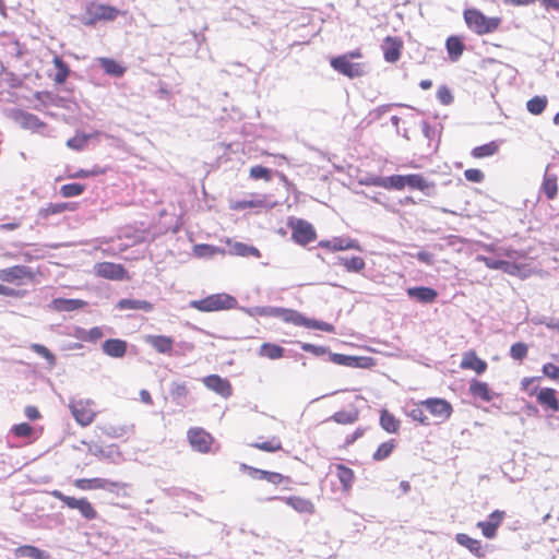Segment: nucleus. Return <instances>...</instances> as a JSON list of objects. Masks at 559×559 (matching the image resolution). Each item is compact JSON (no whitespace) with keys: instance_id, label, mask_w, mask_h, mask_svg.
<instances>
[{"instance_id":"obj_42","label":"nucleus","mask_w":559,"mask_h":559,"mask_svg":"<svg viewBox=\"0 0 559 559\" xmlns=\"http://www.w3.org/2000/svg\"><path fill=\"white\" fill-rule=\"evenodd\" d=\"M17 119L23 128L37 130L45 127V123L35 115L20 111Z\"/></svg>"},{"instance_id":"obj_50","label":"nucleus","mask_w":559,"mask_h":559,"mask_svg":"<svg viewBox=\"0 0 559 559\" xmlns=\"http://www.w3.org/2000/svg\"><path fill=\"white\" fill-rule=\"evenodd\" d=\"M85 190V186L82 183L73 182L61 186L60 194L63 198H73L81 195Z\"/></svg>"},{"instance_id":"obj_61","label":"nucleus","mask_w":559,"mask_h":559,"mask_svg":"<svg viewBox=\"0 0 559 559\" xmlns=\"http://www.w3.org/2000/svg\"><path fill=\"white\" fill-rule=\"evenodd\" d=\"M31 349L47 359L50 364H55V355L46 346L41 344H32Z\"/></svg>"},{"instance_id":"obj_36","label":"nucleus","mask_w":559,"mask_h":559,"mask_svg":"<svg viewBox=\"0 0 559 559\" xmlns=\"http://www.w3.org/2000/svg\"><path fill=\"white\" fill-rule=\"evenodd\" d=\"M258 354L260 357L276 360L284 357L285 349L277 344L266 342L260 346Z\"/></svg>"},{"instance_id":"obj_14","label":"nucleus","mask_w":559,"mask_h":559,"mask_svg":"<svg viewBox=\"0 0 559 559\" xmlns=\"http://www.w3.org/2000/svg\"><path fill=\"white\" fill-rule=\"evenodd\" d=\"M404 48V41L397 36H386L381 45L383 58L389 63H396Z\"/></svg>"},{"instance_id":"obj_15","label":"nucleus","mask_w":559,"mask_h":559,"mask_svg":"<svg viewBox=\"0 0 559 559\" xmlns=\"http://www.w3.org/2000/svg\"><path fill=\"white\" fill-rule=\"evenodd\" d=\"M367 186L381 187L386 190H403L405 188V175H393L390 177H370L361 181Z\"/></svg>"},{"instance_id":"obj_47","label":"nucleus","mask_w":559,"mask_h":559,"mask_svg":"<svg viewBox=\"0 0 559 559\" xmlns=\"http://www.w3.org/2000/svg\"><path fill=\"white\" fill-rule=\"evenodd\" d=\"M341 263L347 272H360L366 265L361 257L342 258Z\"/></svg>"},{"instance_id":"obj_60","label":"nucleus","mask_w":559,"mask_h":559,"mask_svg":"<svg viewBox=\"0 0 559 559\" xmlns=\"http://www.w3.org/2000/svg\"><path fill=\"white\" fill-rule=\"evenodd\" d=\"M464 177L469 182L479 183L485 179V175L481 170L477 168H468L464 171Z\"/></svg>"},{"instance_id":"obj_55","label":"nucleus","mask_w":559,"mask_h":559,"mask_svg":"<svg viewBox=\"0 0 559 559\" xmlns=\"http://www.w3.org/2000/svg\"><path fill=\"white\" fill-rule=\"evenodd\" d=\"M11 431L17 438H31L33 436L34 429L29 424L21 423L14 425Z\"/></svg>"},{"instance_id":"obj_45","label":"nucleus","mask_w":559,"mask_h":559,"mask_svg":"<svg viewBox=\"0 0 559 559\" xmlns=\"http://www.w3.org/2000/svg\"><path fill=\"white\" fill-rule=\"evenodd\" d=\"M546 96H534L526 103V108L532 115H540L547 107Z\"/></svg>"},{"instance_id":"obj_19","label":"nucleus","mask_w":559,"mask_h":559,"mask_svg":"<svg viewBox=\"0 0 559 559\" xmlns=\"http://www.w3.org/2000/svg\"><path fill=\"white\" fill-rule=\"evenodd\" d=\"M406 294L411 299L421 304H432L438 298V292L431 287L417 286L406 289Z\"/></svg>"},{"instance_id":"obj_20","label":"nucleus","mask_w":559,"mask_h":559,"mask_svg":"<svg viewBox=\"0 0 559 559\" xmlns=\"http://www.w3.org/2000/svg\"><path fill=\"white\" fill-rule=\"evenodd\" d=\"M380 427L390 435H396L401 429V420L389 409L382 408L379 417Z\"/></svg>"},{"instance_id":"obj_6","label":"nucleus","mask_w":559,"mask_h":559,"mask_svg":"<svg viewBox=\"0 0 559 559\" xmlns=\"http://www.w3.org/2000/svg\"><path fill=\"white\" fill-rule=\"evenodd\" d=\"M236 299L225 293L213 294L200 300L190 301L189 306L201 312H213L234 308Z\"/></svg>"},{"instance_id":"obj_39","label":"nucleus","mask_w":559,"mask_h":559,"mask_svg":"<svg viewBox=\"0 0 559 559\" xmlns=\"http://www.w3.org/2000/svg\"><path fill=\"white\" fill-rule=\"evenodd\" d=\"M193 253L198 258H212L216 254L225 255L226 251L212 245L202 243L193 247Z\"/></svg>"},{"instance_id":"obj_23","label":"nucleus","mask_w":559,"mask_h":559,"mask_svg":"<svg viewBox=\"0 0 559 559\" xmlns=\"http://www.w3.org/2000/svg\"><path fill=\"white\" fill-rule=\"evenodd\" d=\"M144 341L159 354H170L174 347V338L166 335H146Z\"/></svg>"},{"instance_id":"obj_3","label":"nucleus","mask_w":559,"mask_h":559,"mask_svg":"<svg viewBox=\"0 0 559 559\" xmlns=\"http://www.w3.org/2000/svg\"><path fill=\"white\" fill-rule=\"evenodd\" d=\"M120 10L114 5L92 0L86 2L80 21L85 26H95L99 22H112L120 15Z\"/></svg>"},{"instance_id":"obj_51","label":"nucleus","mask_w":559,"mask_h":559,"mask_svg":"<svg viewBox=\"0 0 559 559\" xmlns=\"http://www.w3.org/2000/svg\"><path fill=\"white\" fill-rule=\"evenodd\" d=\"M249 175H250V178H252L253 180L262 179V180H264L266 182L272 180V173H271V170L269 168L264 167V166H261V165L252 166L250 168Z\"/></svg>"},{"instance_id":"obj_18","label":"nucleus","mask_w":559,"mask_h":559,"mask_svg":"<svg viewBox=\"0 0 559 559\" xmlns=\"http://www.w3.org/2000/svg\"><path fill=\"white\" fill-rule=\"evenodd\" d=\"M536 400L546 411H551L552 413H557L559 411L557 391L552 388L540 389L536 394Z\"/></svg>"},{"instance_id":"obj_17","label":"nucleus","mask_w":559,"mask_h":559,"mask_svg":"<svg viewBox=\"0 0 559 559\" xmlns=\"http://www.w3.org/2000/svg\"><path fill=\"white\" fill-rule=\"evenodd\" d=\"M460 367L463 370H473L477 374H483L487 370L488 365L477 356L475 350L471 349L463 354Z\"/></svg>"},{"instance_id":"obj_40","label":"nucleus","mask_w":559,"mask_h":559,"mask_svg":"<svg viewBox=\"0 0 559 559\" xmlns=\"http://www.w3.org/2000/svg\"><path fill=\"white\" fill-rule=\"evenodd\" d=\"M542 190L548 200H554L558 194V179L556 175L546 174L543 180Z\"/></svg>"},{"instance_id":"obj_37","label":"nucleus","mask_w":559,"mask_h":559,"mask_svg":"<svg viewBox=\"0 0 559 559\" xmlns=\"http://www.w3.org/2000/svg\"><path fill=\"white\" fill-rule=\"evenodd\" d=\"M117 308L119 310H143V311H152L153 305L146 300H135V299H121L117 304Z\"/></svg>"},{"instance_id":"obj_12","label":"nucleus","mask_w":559,"mask_h":559,"mask_svg":"<svg viewBox=\"0 0 559 559\" xmlns=\"http://www.w3.org/2000/svg\"><path fill=\"white\" fill-rule=\"evenodd\" d=\"M74 486L80 490H97L104 489L112 491L115 489H123L127 487V484L121 481H112L106 478H79L74 480Z\"/></svg>"},{"instance_id":"obj_30","label":"nucleus","mask_w":559,"mask_h":559,"mask_svg":"<svg viewBox=\"0 0 559 559\" xmlns=\"http://www.w3.org/2000/svg\"><path fill=\"white\" fill-rule=\"evenodd\" d=\"M397 448V441L395 439H389L378 445L372 453V460L374 462H382L389 459Z\"/></svg>"},{"instance_id":"obj_56","label":"nucleus","mask_w":559,"mask_h":559,"mask_svg":"<svg viewBox=\"0 0 559 559\" xmlns=\"http://www.w3.org/2000/svg\"><path fill=\"white\" fill-rule=\"evenodd\" d=\"M189 394V389L183 382H174L170 388V395L174 400L186 399Z\"/></svg>"},{"instance_id":"obj_31","label":"nucleus","mask_w":559,"mask_h":559,"mask_svg":"<svg viewBox=\"0 0 559 559\" xmlns=\"http://www.w3.org/2000/svg\"><path fill=\"white\" fill-rule=\"evenodd\" d=\"M336 477L338 478L342 489L344 491H349L353 487L355 480V473L352 468L347 467L344 464L335 465Z\"/></svg>"},{"instance_id":"obj_9","label":"nucleus","mask_w":559,"mask_h":559,"mask_svg":"<svg viewBox=\"0 0 559 559\" xmlns=\"http://www.w3.org/2000/svg\"><path fill=\"white\" fill-rule=\"evenodd\" d=\"M69 408L75 421L82 427L91 425L97 415L94 411V402L90 399L72 400Z\"/></svg>"},{"instance_id":"obj_57","label":"nucleus","mask_w":559,"mask_h":559,"mask_svg":"<svg viewBox=\"0 0 559 559\" xmlns=\"http://www.w3.org/2000/svg\"><path fill=\"white\" fill-rule=\"evenodd\" d=\"M74 207L69 203H49L45 209V215L60 214L64 211H72Z\"/></svg>"},{"instance_id":"obj_29","label":"nucleus","mask_w":559,"mask_h":559,"mask_svg":"<svg viewBox=\"0 0 559 559\" xmlns=\"http://www.w3.org/2000/svg\"><path fill=\"white\" fill-rule=\"evenodd\" d=\"M319 247L334 252L348 249H356L357 243L355 240L350 239L333 238L331 240H321L319 242Z\"/></svg>"},{"instance_id":"obj_10","label":"nucleus","mask_w":559,"mask_h":559,"mask_svg":"<svg viewBox=\"0 0 559 559\" xmlns=\"http://www.w3.org/2000/svg\"><path fill=\"white\" fill-rule=\"evenodd\" d=\"M187 439L192 450L206 454L212 451L214 437L201 427H191L187 431Z\"/></svg>"},{"instance_id":"obj_52","label":"nucleus","mask_w":559,"mask_h":559,"mask_svg":"<svg viewBox=\"0 0 559 559\" xmlns=\"http://www.w3.org/2000/svg\"><path fill=\"white\" fill-rule=\"evenodd\" d=\"M528 353V346L523 342L514 343L510 347V356L512 359L522 361Z\"/></svg>"},{"instance_id":"obj_54","label":"nucleus","mask_w":559,"mask_h":559,"mask_svg":"<svg viewBox=\"0 0 559 559\" xmlns=\"http://www.w3.org/2000/svg\"><path fill=\"white\" fill-rule=\"evenodd\" d=\"M331 360L334 364L342 365V366H348V367H357V366H359V364H358L359 358L358 357L347 356V355H343V354H332L331 355Z\"/></svg>"},{"instance_id":"obj_34","label":"nucleus","mask_w":559,"mask_h":559,"mask_svg":"<svg viewBox=\"0 0 559 559\" xmlns=\"http://www.w3.org/2000/svg\"><path fill=\"white\" fill-rule=\"evenodd\" d=\"M16 558H32V559H50V555L35 546L23 545L14 550Z\"/></svg>"},{"instance_id":"obj_11","label":"nucleus","mask_w":559,"mask_h":559,"mask_svg":"<svg viewBox=\"0 0 559 559\" xmlns=\"http://www.w3.org/2000/svg\"><path fill=\"white\" fill-rule=\"evenodd\" d=\"M420 405L425 406L426 411L435 418V423L437 424L447 421L453 413L452 405L443 399H427L420 401Z\"/></svg>"},{"instance_id":"obj_1","label":"nucleus","mask_w":559,"mask_h":559,"mask_svg":"<svg viewBox=\"0 0 559 559\" xmlns=\"http://www.w3.org/2000/svg\"><path fill=\"white\" fill-rule=\"evenodd\" d=\"M36 273L26 265L16 264L0 270V295L5 297L21 298L26 292L13 288L7 284L16 287L34 283Z\"/></svg>"},{"instance_id":"obj_28","label":"nucleus","mask_w":559,"mask_h":559,"mask_svg":"<svg viewBox=\"0 0 559 559\" xmlns=\"http://www.w3.org/2000/svg\"><path fill=\"white\" fill-rule=\"evenodd\" d=\"M455 540L461 546L467 548L476 557L483 558L485 556V548L483 547L480 540L472 538L471 536L464 533L456 534Z\"/></svg>"},{"instance_id":"obj_33","label":"nucleus","mask_w":559,"mask_h":559,"mask_svg":"<svg viewBox=\"0 0 559 559\" xmlns=\"http://www.w3.org/2000/svg\"><path fill=\"white\" fill-rule=\"evenodd\" d=\"M481 260L488 269L501 270L510 275H515L520 270L519 265L504 260H497L487 257H484Z\"/></svg>"},{"instance_id":"obj_35","label":"nucleus","mask_w":559,"mask_h":559,"mask_svg":"<svg viewBox=\"0 0 559 559\" xmlns=\"http://www.w3.org/2000/svg\"><path fill=\"white\" fill-rule=\"evenodd\" d=\"M499 150H500V142L491 141L486 144L474 147L471 151V155L475 159H481V158H486V157L496 155L499 152Z\"/></svg>"},{"instance_id":"obj_53","label":"nucleus","mask_w":559,"mask_h":559,"mask_svg":"<svg viewBox=\"0 0 559 559\" xmlns=\"http://www.w3.org/2000/svg\"><path fill=\"white\" fill-rule=\"evenodd\" d=\"M90 139L91 135L76 133L73 138L67 141V146L75 151H81L85 147Z\"/></svg>"},{"instance_id":"obj_38","label":"nucleus","mask_w":559,"mask_h":559,"mask_svg":"<svg viewBox=\"0 0 559 559\" xmlns=\"http://www.w3.org/2000/svg\"><path fill=\"white\" fill-rule=\"evenodd\" d=\"M405 187L409 189H415L419 191H425L430 187H433L432 183H429L426 178L420 174H409L405 175Z\"/></svg>"},{"instance_id":"obj_32","label":"nucleus","mask_w":559,"mask_h":559,"mask_svg":"<svg viewBox=\"0 0 559 559\" xmlns=\"http://www.w3.org/2000/svg\"><path fill=\"white\" fill-rule=\"evenodd\" d=\"M447 52L451 61H457L464 52L465 46L459 36L452 35L445 41Z\"/></svg>"},{"instance_id":"obj_43","label":"nucleus","mask_w":559,"mask_h":559,"mask_svg":"<svg viewBox=\"0 0 559 559\" xmlns=\"http://www.w3.org/2000/svg\"><path fill=\"white\" fill-rule=\"evenodd\" d=\"M53 64L57 70V72L53 76V81L57 84H63L70 74V69H69L68 64L60 57L53 58Z\"/></svg>"},{"instance_id":"obj_13","label":"nucleus","mask_w":559,"mask_h":559,"mask_svg":"<svg viewBox=\"0 0 559 559\" xmlns=\"http://www.w3.org/2000/svg\"><path fill=\"white\" fill-rule=\"evenodd\" d=\"M95 273L97 276L110 280L122 281L129 280L128 272L122 264L114 262H99L95 265Z\"/></svg>"},{"instance_id":"obj_49","label":"nucleus","mask_w":559,"mask_h":559,"mask_svg":"<svg viewBox=\"0 0 559 559\" xmlns=\"http://www.w3.org/2000/svg\"><path fill=\"white\" fill-rule=\"evenodd\" d=\"M103 335V330L99 326H94L88 331L80 330L76 337L83 342L96 343Z\"/></svg>"},{"instance_id":"obj_48","label":"nucleus","mask_w":559,"mask_h":559,"mask_svg":"<svg viewBox=\"0 0 559 559\" xmlns=\"http://www.w3.org/2000/svg\"><path fill=\"white\" fill-rule=\"evenodd\" d=\"M98 429L102 431L103 435L110 438H121L126 433V429L123 426L110 423L99 425Z\"/></svg>"},{"instance_id":"obj_46","label":"nucleus","mask_w":559,"mask_h":559,"mask_svg":"<svg viewBox=\"0 0 559 559\" xmlns=\"http://www.w3.org/2000/svg\"><path fill=\"white\" fill-rule=\"evenodd\" d=\"M251 447L271 453L281 451L283 449L282 441L277 437H273L267 441L252 443Z\"/></svg>"},{"instance_id":"obj_25","label":"nucleus","mask_w":559,"mask_h":559,"mask_svg":"<svg viewBox=\"0 0 559 559\" xmlns=\"http://www.w3.org/2000/svg\"><path fill=\"white\" fill-rule=\"evenodd\" d=\"M87 306V302L81 299H66V298H55L50 307L55 311L58 312H70L79 309H83Z\"/></svg>"},{"instance_id":"obj_41","label":"nucleus","mask_w":559,"mask_h":559,"mask_svg":"<svg viewBox=\"0 0 559 559\" xmlns=\"http://www.w3.org/2000/svg\"><path fill=\"white\" fill-rule=\"evenodd\" d=\"M359 418V411L357 408H354L352 411H340L334 413L331 416V420L342 424V425H350L358 420Z\"/></svg>"},{"instance_id":"obj_63","label":"nucleus","mask_w":559,"mask_h":559,"mask_svg":"<svg viewBox=\"0 0 559 559\" xmlns=\"http://www.w3.org/2000/svg\"><path fill=\"white\" fill-rule=\"evenodd\" d=\"M437 97L443 105H450L453 102L452 93L445 85H442L438 88Z\"/></svg>"},{"instance_id":"obj_62","label":"nucleus","mask_w":559,"mask_h":559,"mask_svg":"<svg viewBox=\"0 0 559 559\" xmlns=\"http://www.w3.org/2000/svg\"><path fill=\"white\" fill-rule=\"evenodd\" d=\"M104 174V170L99 167H94L93 169H79L74 174L70 175V178H88V177H95L98 175Z\"/></svg>"},{"instance_id":"obj_24","label":"nucleus","mask_w":559,"mask_h":559,"mask_svg":"<svg viewBox=\"0 0 559 559\" xmlns=\"http://www.w3.org/2000/svg\"><path fill=\"white\" fill-rule=\"evenodd\" d=\"M103 352L112 358H122L128 349L126 341L120 338H109L103 343Z\"/></svg>"},{"instance_id":"obj_4","label":"nucleus","mask_w":559,"mask_h":559,"mask_svg":"<svg viewBox=\"0 0 559 559\" xmlns=\"http://www.w3.org/2000/svg\"><path fill=\"white\" fill-rule=\"evenodd\" d=\"M360 49H355L347 53L334 57L330 60V64L340 74L349 79L360 78L367 73V64L365 62H353L354 59H361Z\"/></svg>"},{"instance_id":"obj_5","label":"nucleus","mask_w":559,"mask_h":559,"mask_svg":"<svg viewBox=\"0 0 559 559\" xmlns=\"http://www.w3.org/2000/svg\"><path fill=\"white\" fill-rule=\"evenodd\" d=\"M463 16L467 27L480 36L496 32L501 24V17H488L477 9H466Z\"/></svg>"},{"instance_id":"obj_44","label":"nucleus","mask_w":559,"mask_h":559,"mask_svg":"<svg viewBox=\"0 0 559 559\" xmlns=\"http://www.w3.org/2000/svg\"><path fill=\"white\" fill-rule=\"evenodd\" d=\"M426 408L420 405V402L416 404V407L407 413V416L413 420L419 423L423 426H429L431 424L429 416L426 414Z\"/></svg>"},{"instance_id":"obj_21","label":"nucleus","mask_w":559,"mask_h":559,"mask_svg":"<svg viewBox=\"0 0 559 559\" xmlns=\"http://www.w3.org/2000/svg\"><path fill=\"white\" fill-rule=\"evenodd\" d=\"M226 243L229 247L228 253L231 255L253 257L255 259L261 258L260 250L253 246H249L247 243L239 242V241H231L230 239H227Z\"/></svg>"},{"instance_id":"obj_16","label":"nucleus","mask_w":559,"mask_h":559,"mask_svg":"<svg viewBox=\"0 0 559 559\" xmlns=\"http://www.w3.org/2000/svg\"><path fill=\"white\" fill-rule=\"evenodd\" d=\"M202 381L209 390L219 394L223 397H229L233 394V386L230 382L218 374L206 376Z\"/></svg>"},{"instance_id":"obj_27","label":"nucleus","mask_w":559,"mask_h":559,"mask_svg":"<svg viewBox=\"0 0 559 559\" xmlns=\"http://www.w3.org/2000/svg\"><path fill=\"white\" fill-rule=\"evenodd\" d=\"M284 502L298 513L313 514L316 511L313 502L300 496L286 497L284 498Z\"/></svg>"},{"instance_id":"obj_8","label":"nucleus","mask_w":559,"mask_h":559,"mask_svg":"<svg viewBox=\"0 0 559 559\" xmlns=\"http://www.w3.org/2000/svg\"><path fill=\"white\" fill-rule=\"evenodd\" d=\"M287 227L292 231V239L300 246H307L317 239L313 225L302 218L290 217Z\"/></svg>"},{"instance_id":"obj_59","label":"nucleus","mask_w":559,"mask_h":559,"mask_svg":"<svg viewBox=\"0 0 559 559\" xmlns=\"http://www.w3.org/2000/svg\"><path fill=\"white\" fill-rule=\"evenodd\" d=\"M241 469L245 471L251 478H253L255 480H265V476L267 473V471L257 468L253 466H249L246 464L241 465Z\"/></svg>"},{"instance_id":"obj_64","label":"nucleus","mask_w":559,"mask_h":559,"mask_svg":"<svg viewBox=\"0 0 559 559\" xmlns=\"http://www.w3.org/2000/svg\"><path fill=\"white\" fill-rule=\"evenodd\" d=\"M265 480L269 481L270 484L272 485H280L284 481H289V477L288 476H284L283 474L281 473H277V472H270L267 471L266 473V476H265Z\"/></svg>"},{"instance_id":"obj_58","label":"nucleus","mask_w":559,"mask_h":559,"mask_svg":"<svg viewBox=\"0 0 559 559\" xmlns=\"http://www.w3.org/2000/svg\"><path fill=\"white\" fill-rule=\"evenodd\" d=\"M477 527L481 530L483 535L486 538H495L497 535V527L489 521H480L477 523Z\"/></svg>"},{"instance_id":"obj_26","label":"nucleus","mask_w":559,"mask_h":559,"mask_svg":"<svg viewBox=\"0 0 559 559\" xmlns=\"http://www.w3.org/2000/svg\"><path fill=\"white\" fill-rule=\"evenodd\" d=\"M469 393L473 397L481 400L483 402H491L495 393L490 390L488 383L473 379L469 383Z\"/></svg>"},{"instance_id":"obj_2","label":"nucleus","mask_w":559,"mask_h":559,"mask_svg":"<svg viewBox=\"0 0 559 559\" xmlns=\"http://www.w3.org/2000/svg\"><path fill=\"white\" fill-rule=\"evenodd\" d=\"M261 316L280 318L283 322L307 329H316L324 332H334V325L324 321L306 318L301 312L295 309L282 307H269L259 311Z\"/></svg>"},{"instance_id":"obj_22","label":"nucleus","mask_w":559,"mask_h":559,"mask_svg":"<svg viewBox=\"0 0 559 559\" xmlns=\"http://www.w3.org/2000/svg\"><path fill=\"white\" fill-rule=\"evenodd\" d=\"M96 61L103 71L109 76L121 78L127 71L126 66L112 58L99 57L96 59Z\"/></svg>"},{"instance_id":"obj_7","label":"nucleus","mask_w":559,"mask_h":559,"mask_svg":"<svg viewBox=\"0 0 559 559\" xmlns=\"http://www.w3.org/2000/svg\"><path fill=\"white\" fill-rule=\"evenodd\" d=\"M51 496L60 500L69 509L78 510L80 514L87 521L95 520L98 515L93 503L85 497L75 498L67 496L60 490H52Z\"/></svg>"}]
</instances>
